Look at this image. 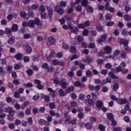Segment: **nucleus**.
I'll list each match as a JSON object with an SVG mask.
<instances>
[{
	"mask_svg": "<svg viewBox=\"0 0 131 131\" xmlns=\"http://www.w3.org/2000/svg\"><path fill=\"white\" fill-rule=\"evenodd\" d=\"M48 91H50V93L53 97H55L56 96L57 94L56 91L53 90L52 89L50 88H48Z\"/></svg>",
	"mask_w": 131,
	"mask_h": 131,
	"instance_id": "obj_16",
	"label": "nucleus"
},
{
	"mask_svg": "<svg viewBox=\"0 0 131 131\" xmlns=\"http://www.w3.org/2000/svg\"><path fill=\"white\" fill-rule=\"evenodd\" d=\"M47 8L48 12V17L50 18H51L52 17L53 14L52 9L49 6H47Z\"/></svg>",
	"mask_w": 131,
	"mask_h": 131,
	"instance_id": "obj_11",
	"label": "nucleus"
},
{
	"mask_svg": "<svg viewBox=\"0 0 131 131\" xmlns=\"http://www.w3.org/2000/svg\"><path fill=\"white\" fill-rule=\"evenodd\" d=\"M78 116V117L80 119L83 118L84 117V114L81 113H79Z\"/></svg>",
	"mask_w": 131,
	"mask_h": 131,
	"instance_id": "obj_59",
	"label": "nucleus"
},
{
	"mask_svg": "<svg viewBox=\"0 0 131 131\" xmlns=\"http://www.w3.org/2000/svg\"><path fill=\"white\" fill-rule=\"evenodd\" d=\"M23 59L25 62H28L29 61L30 58L27 56H26L24 57Z\"/></svg>",
	"mask_w": 131,
	"mask_h": 131,
	"instance_id": "obj_47",
	"label": "nucleus"
},
{
	"mask_svg": "<svg viewBox=\"0 0 131 131\" xmlns=\"http://www.w3.org/2000/svg\"><path fill=\"white\" fill-rule=\"evenodd\" d=\"M76 10L78 12H81L82 10V7L80 5H78L76 8Z\"/></svg>",
	"mask_w": 131,
	"mask_h": 131,
	"instance_id": "obj_51",
	"label": "nucleus"
},
{
	"mask_svg": "<svg viewBox=\"0 0 131 131\" xmlns=\"http://www.w3.org/2000/svg\"><path fill=\"white\" fill-rule=\"evenodd\" d=\"M75 87H78L80 88H83L85 86V85L83 83H81L79 81H77L74 83Z\"/></svg>",
	"mask_w": 131,
	"mask_h": 131,
	"instance_id": "obj_5",
	"label": "nucleus"
},
{
	"mask_svg": "<svg viewBox=\"0 0 131 131\" xmlns=\"http://www.w3.org/2000/svg\"><path fill=\"white\" fill-rule=\"evenodd\" d=\"M15 40L14 37H12L9 39L8 42L10 44L12 45L15 42Z\"/></svg>",
	"mask_w": 131,
	"mask_h": 131,
	"instance_id": "obj_27",
	"label": "nucleus"
},
{
	"mask_svg": "<svg viewBox=\"0 0 131 131\" xmlns=\"http://www.w3.org/2000/svg\"><path fill=\"white\" fill-rule=\"evenodd\" d=\"M48 41L47 43L48 46H50L52 44L55 43L56 40L54 38L52 37H50L48 38Z\"/></svg>",
	"mask_w": 131,
	"mask_h": 131,
	"instance_id": "obj_9",
	"label": "nucleus"
},
{
	"mask_svg": "<svg viewBox=\"0 0 131 131\" xmlns=\"http://www.w3.org/2000/svg\"><path fill=\"white\" fill-rule=\"evenodd\" d=\"M18 26L16 24H13L11 27V30L12 31L15 32L17 30Z\"/></svg>",
	"mask_w": 131,
	"mask_h": 131,
	"instance_id": "obj_20",
	"label": "nucleus"
},
{
	"mask_svg": "<svg viewBox=\"0 0 131 131\" xmlns=\"http://www.w3.org/2000/svg\"><path fill=\"white\" fill-rule=\"evenodd\" d=\"M117 103L120 104L122 105L125 104L126 103L127 101L125 99H119L117 101Z\"/></svg>",
	"mask_w": 131,
	"mask_h": 131,
	"instance_id": "obj_13",
	"label": "nucleus"
},
{
	"mask_svg": "<svg viewBox=\"0 0 131 131\" xmlns=\"http://www.w3.org/2000/svg\"><path fill=\"white\" fill-rule=\"evenodd\" d=\"M21 125L22 126L24 127H26L27 124V121L23 120L21 122Z\"/></svg>",
	"mask_w": 131,
	"mask_h": 131,
	"instance_id": "obj_62",
	"label": "nucleus"
},
{
	"mask_svg": "<svg viewBox=\"0 0 131 131\" xmlns=\"http://www.w3.org/2000/svg\"><path fill=\"white\" fill-rule=\"evenodd\" d=\"M35 24V21L34 20H30L29 21L28 25L29 27L33 28L34 27Z\"/></svg>",
	"mask_w": 131,
	"mask_h": 131,
	"instance_id": "obj_21",
	"label": "nucleus"
},
{
	"mask_svg": "<svg viewBox=\"0 0 131 131\" xmlns=\"http://www.w3.org/2000/svg\"><path fill=\"white\" fill-rule=\"evenodd\" d=\"M124 18L125 20L128 21H129L131 19V17L128 15H125L124 16Z\"/></svg>",
	"mask_w": 131,
	"mask_h": 131,
	"instance_id": "obj_37",
	"label": "nucleus"
},
{
	"mask_svg": "<svg viewBox=\"0 0 131 131\" xmlns=\"http://www.w3.org/2000/svg\"><path fill=\"white\" fill-rule=\"evenodd\" d=\"M15 57L17 60H20L23 57V55L19 53L16 55Z\"/></svg>",
	"mask_w": 131,
	"mask_h": 131,
	"instance_id": "obj_18",
	"label": "nucleus"
},
{
	"mask_svg": "<svg viewBox=\"0 0 131 131\" xmlns=\"http://www.w3.org/2000/svg\"><path fill=\"white\" fill-rule=\"evenodd\" d=\"M25 50L27 53L30 54L32 52V48L29 45H27L25 46Z\"/></svg>",
	"mask_w": 131,
	"mask_h": 131,
	"instance_id": "obj_12",
	"label": "nucleus"
},
{
	"mask_svg": "<svg viewBox=\"0 0 131 131\" xmlns=\"http://www.w3.org/2000/svg\"><path fill=\"white\" fill-rule=\"evenodd\" d=\"M14 17L15 18H16L17 16H14L12 14H10L8 15L7 17V18L8 20L10 21L12 20L13 18Z\"/></svg>",
	"mask_w": 131,
	"mask_h": 131,
	"instance_id": "obj_33",
	"label": "nucleus"
},
{
	"mask_svg": "<svg viewBox=\"0 0 131 131\" xmlns=\"http://www.w3.org/2000/svg\"><path fill=\"white\" fill-rule=\"evenodd\" d=\"M70 51L72 53H75L76 52L75 48L73 46H72L70 49Z\"/></svg>",
	"mask_w": 131,
	"mask_h": 131,
	"instance_id": "obj_43",
	"label": "nucleus"
},
{
	"mask_svg": "<svg viewBox=\"0 0 131 131\" xmlns=\"http://www.w3.org/2000/svg\"><path fill=\"white\" fill-rule=\"evenodd\" d=\"M4 110L6 112H8L9 114L13 116L14 115L15 111L13 110L12 107H8L7 108H5Z\"/></svg>",
	"mask_w": 131,
	"mask_h": 131,
	"instance_id": "obj_2",
	"label": "nucleus"
},
{
	"mask_svg": "<svg viewBox=\"0 0 131 131\" xmlns=\"http://www.w3.org/2000/svg\"><path fill=\"white\" fill-rule=\"evenodd\" d=\"M76 121L77 119H74L69 122V123L70 124H71L72 125H74L76 124Z\"/></svg>",
	"mask_w": 131,
	"mask_h": 131,
	"instance_id": "obj_61",
	"label": "nucleus"
},
{
	"mask_svg": "<svg viewBox=\"0 0 131 131\" xmlns=\"http://www.w3.org/2000/svg\"><path fill=\"white\" fill-rule=\"evenodd\" d=\"M49 107L51 109H53L56 108V106L54 103H49Z\"/></svg>",
	"mask_w": 131,
	"mask_h": 131,
	"instance_id": "obj_39",
	"label": "nucleus"
},
{
	"mask_svg": "<svg viewBox=\"0 0 131 131\" xmlns=\"http://www.w3.org/2000/svg\"><path fill=\"white\" fill-rule=\"evenodd\" d=\"M77 40L79 42H81L83 40V37L81 35H79L77 37Z\"/></svg>",
	"mask_w": 131,
	"mask_h": 131,
	"instance_id": "obj_55",
	"label": "nucleus"
},
{
	"mask_svg": "<svg viewBox=\"0 0 131 131\" xmlns=\"http://www.w3.org/2000/svg\"><path fill=\"white\" fill-rule=\"evenodd\" d=\"M85 127L86 129L90 130L92 128L93 125L90 123H86L85 125Z\"/></svg>",
	"mask_w": 131,
	"mask_h": 131,
	"instance_id": "obj_22",
	"label": "nucleus"
},
{
	"mask_svg": "<svg viewBox=\"0 0 131 131\" xmlns=\"http://www.w3.org/2000/svg\"><path fill=\"white\" fill-rule=\"evenodd\" d=\"M60 84L61 85L62 88L63 89H65L67 85V84L66 82H62V81L60 82Z\"/></svg>",
	"mask_w": 131,
	"mask_h": 131,
	"instance_id": "obj_34",
	"label": "nucleus"
},
{
	"mask_svg": "<svg viewBox=\"0 0 131 131\" xmlns=\"http://www.w3.org/2000/svg\"><path fill=\"white\" fill-rule=\"evenodd\" d=\"M86 9L88 12H90L91 13H93L94 11L93 7L88 5L86 6Z\"/></svg>",
	"mask_w": 131,
	"mask_h": 131,
	"instance_id": "obj_23",
	"label": "nucleus"
},
{
	"mask_svg": "<svg viewBox=\"0 0 131 131\" xmlns=\"http://www.w3.org/2000/svg\"><path fill=\"white\" fill-rule=\"evenodd\" d=\"M24 86L26 87L31 88L33 86L32 83L30 82H28L27 83L24 84Z\"/></svg>",
	"mask_w": 131,
	"mask_h": 131,
	"instance_id": "obj_32",
	"label": "nucleus"
},
{
	"mask_svg": "<svg viewBox=\"0 0 131 131\" xmlns=\"http://www.w3.org/2000/svg\"><path fill=\"white\" fill-rule=\"evenodd\" d=\"M88 0H83L82 1V2L81 5L83 6L86 7L88 4Z\"/></svg>",
	"mask_w": 131,
	"mask_h": 131,
	"instance_id": "obj_38",
	"label": "nucleus"
},
{
	"mask_svg": "<svg viewBox=\"0 0 131 131\" xmlns=\"http://www.w3.org/2000/svg\"><path fill=\"white\" fill-rule=\"evenodd\" d=\"M98 128L101 130L104 131L105 130V127L103 125L100 124L98 126Z\"/></svg>",
	"mask_w": 131,
	"mask_h": 131,
	"instance_id": "obj_42",
	"label": "nucleus"
},
{
	"mask_svg": "<svg viewBox=\"0 0 131 131\" xmlns=\"http://www.w3.org/2000/svg\"><path fill=\"white\" fill-rule=\"evenodd\" d=\"M113 131H122L121 128L120 127H114L113 128Z\"/></svg>",
	"mask_w": 131,
	"mask_h": 131,
	"instance_id": "obj_64",
	"label": "nucleus"
},
{
	"mask_svg": "<svg viewBox=\"0 0 131 131\" xmlns=\"http://www.w3.org/2000/svg\"><path fill=\"white\" fill-rule=\"evenodd\" d=\"M35 24L37 25H38L39 24L40 21L39 18H35Z\"/></svg>",
	"mask_w": 131,
	"mask_h": 131,
	"instance_id": "obj_54",
	"label": "nucleus"
},
{
	"mask_svg": "<svg viewBox=\"0 0 131 131\" xmlns=\"http://www.w3.org/2000/svg\"><path fill=\"white\" fill-rule=\"evenodd\" d=\"M112 50V48L110 46H106L104 48V53L106 54H110L111 53Z\"/></svg>",
	"mask_w": 131,
	"mask_h": 131,
	"instance_id": "obj_6",
	"label": "nucleus"
},
{
	"mask_svg": "<svg viewBox=\"0 0 131 131\" xmlns=\"http://www.w3.org/2000/svg\"><path fill=\"white\" fill-rule=\"evenodd\" d=\"M29 104V102L28 101H25L23 103V106L21 107V108L23 109H24L25 107L28 106Z\"/></svg>",
	"mask_w": 131,
	"mask_h": 131,
	"instance_id": "obj_44",
	"label": "nucleus"
},
{
	"mask_svg": "<svg viewBox=\"0 0 131 131\" xmlns=\"http://www.w3.org/2000/svg\"><path fill=\"white\" fill-rule=\"evenodd\" d=\"M100 73L104 75H105L107 73V71L106 69H102L101 70Z\"/></svg>",
	"mask_w": 131,
	"mask_h": 131,
	"instance_id": "obj_58",
	"label": "nucleus"
},
{
	"mask_svg": "<svg viewBox=\"0 0 131 131\" xmlns=\"http://www.w3.org/2000/svg\"><path fill=\"white\" fill-rule=\"evenodd\" d=\"M112 66L110 63H107L105 64V67L106 68L108 69H109L112 68Z\"/></svg>",
	"mask_w": 131,
	"mask_h": 131,
	"instance_id": "obj_46",
	"label": "nucleus"
},
{
	"mask_svg": "<svg viewBox=\"0 0 131 131\" xmlns=\"http://www.w3.org/2000/svg\"><path fill=\"white\" fill-rule=\"evenodd\" d=\"M26 72L29 76L31 75L33 73V72L32 70L30 69L27 70Z\"/></svg>",
	"mask_w": 131,
	"mask_h": 131,
	"instance_id": "obj_45",
	"label": "nucleus"
},
{
	"mask_svg": "<svg viewBox=\"0 0 131 131\" xmlns=\"http://www.w3.org/2000/svg\"><path fill=\"white\" fill-rule=\"evenodd\" d=\"M49 113L52 116L56 115L57 117H59L60 116V114L59 113H56L53 110L50 111Z\"/></svg>",
	"mask_w": 131,
	"mask_h": 131,
	"instance_id": "obj_17",
	"label": "nucleus"
},
{
	"mask_svg": "<svg viewBox=\"0 0 131 131\" xmlns=\"http://www.w3.org/2000/svg\"><path fill=\"white\" fill-rule=\"evenodd\" d=\"M7 21L5 19H3L1 21V23L2 25H6L7 23Z\"/></svg>",
	"mask_w": 131,
	"mask_h": 131,
	"instance_id": "obj_52",
	"label": "nucleus"
},
{
	"mask_svg": "<svg viewBox=\"0 0 131 131\" xmlns=\"http://www.w3.org/2000/svg\"><path fill=\"white\" fill-rule=\"evenodd\" d=\"M107 116L108 118L110 119V121H112L114 119V115L111 113H108L107 115Z\"/></svg>",
	"mask_w": 131,
	"mask_h": 131,
	"instance_id": "obj_35",
	"label": "nucleus"
},
{
	"mask_svg": "<svg viewBox=\"0 0 131 131\" xmlns=\"http://www.w3.org/2000/svg\"><path fill=\"white\" fill-rule=\"evenodd\" d=\"M74 90V88L73 86L71 85L69 88H67L66 89V91L68 93H70L73 92Z\"/></svg>",
	"mask_w": 131,
	"mask_h": 131,
	"instance_id": "obj_14",
	"label": "nucleus"
},
{
	"mask_svg": "<svg viewBox=\"0 0 131 131\" xmlns=\"http://www.w3.org/2000/svg\"><path fill=\"white\" fill-rule=\"evenodd\" d=\"M85 102L86 104L89 106H92L94 104L93 100L91 99L85 100Z\"/></svg>",
	"mask_w": 131,
	"mask_h": 131,
	"instance_id": "obj_10",
	"label": "nucleus"
},
{
	"mask_svg": "<svg viewBox=\"0 0 131 131\" xmlns=\"http://www.w3.org/2000/svg\"><path fill=\"white\" fill-rule=\"evenodd\" d=\"M11 29L9 28H6L5 30V33L7 35H8V36H11L12 35Z\"/></svg>",
	"mask_w": 131,
	"mask_h": 131,
	"instance_id": "obj_15",
	"label": "nucleus"
},
{
	"mask_svg": "<svg viewBox=\"0 0 131 131\" xmlns=\"http://www.w3.org/2000/svg\"><path fill=\"white\" fill-rule=\"evenodd\" d=\"M73 18L72 15H69L66 16L64 17V18L67 21H71Z\"/></svg>",
	"mask_w": 131,
	"mask_h": 131,
	"instance_id": "obj_30",
	"label": "nucleus"
},
{
	"mask_svg": "<svg viewBox=\"0 0 131 131\" xmlns=\"http://www.w3.org/2000/svg\"><path fill=\"white\" fill-rule=\"evenodd\" d=\"M109 74L113 79H118L119 78V77H117L113 72H109Z\"/></svg>",
	"mask_w": 131,
	"mask_h": 131,
	"instance_id": "obj_28",
	"label": "nucleus"
},
{
	"mask_svg": "<svg viewBox=\"0 0 131 131\" xmlns=\"http://www.w3.org/2000/svg\"><path fill=\"white\" fill-rule=\"evenodd\" d=\"M28 124L30 125H31L32 124L33 121L32 117H30L28 118Z\"/></svg>",
	"mask_w": 131,
	"mask_h": 131,
	"instance_id": "obj_50",
	"label": "nucleus"
},
{
	"mask_svg": "<svg viewBox=\"0 0 131 131\" xmlns=\"http://www.w3.org/2000/svg\"><path fill=\"white\" fill-rule=\"evenodd\" d=\"M110 12L112 13H114L115 12V9L112 7H111L109 8L108 9Z\"/></svg>",
	"mask_w": 131,
	"mask_h": 131,
	"instance_id": "obj_56",
	"label": "nucleus"
},
{
	"mask_svg": "<svg viewBox=\"0 0 131 131\" xmlns=\"http://www.w3.org/2000/svg\"><path fill=\"white\" fill-rule=\"evenodd\" d=\"M91 95H92V97L94 100H96L97 99V96L94 93L92 92L91 93Z\"/></svg>",
	"mask_w": 131,
	"mask_h": 131,
	"instance_id": "obj_49",
	"label": "nucleus"
},
{
	"mask_svg": "<svg viewBox=\"0 0 131 131\" xmlns=\"http://www.w3.org/2000/svg\"><path fill=\"white\" fill-rule=\"evenodd\" d=\"M69 113V112L67 111L65 112L64 116L66 118H70V115Z\"/></svg>",
	"mask_w": 131,
	"mask_h": 131,
	"instance_id": "obj_57",
	"label": "nucleus"
},
{
	"mask_svg": "<svg viewBox=\"0 0 131 131\" xmlns=\"http://www.w3.org/2000/svg\"><path fill=\"white\" fill-rule=\"evenodd\" d=\"M105 18L106 20H111L112 18V17L111 15H110L108 13L106 14L105 16Z\"/></svg>",
	"mask_w": 131,
	"mask_h": 131,
	"instance_id": "obj_36",
	"label": "nucleus"
},
{
	"mask_svg": "<svg viewBox=\"0 0 131 131\" xmlns=\"http://www.w3.org/2000/svg\"><path fill=\"white\" fill-rule=\"evenodd\" d=\"M13 83L15 85H18L20 83L19 81L17 79H14L13 81Z\"/></svg>",
	"mask_w": 131,
	"mask_h": 131,
	"instance_id": "obj_60",
	"label": "nucleus"
},
{
	"mask_svg": "<svg viewBox=\"0 0 131 131\" xmlns=\"http://www.w3.org/2000/svg\"><path fill=\"white\" fill-rule=\"evenodd\" d=\"M52 64L55 65L63 66L64 65V62L62 61H59L56 59H54L52 61Z\"/></svg>",
	"mask_w": 131,
	"mask_h": 131,
	"instance_id": "obj_4",
	"label": "nucleus"
},
{
	"mask_svg": "<svg viewBox=\"0 0 131 131\" xmlns=\"http://www.w3.org/2000/svg\"><path fill=\"white\" fill-rule=\"evenodd\" d=\"M89 31V30L86 29L84 30L83 32V35L84 36H88V35Z\"/></svg>",
	"mask_w": 131,
	"mask_h": 131,
	"instance_id": "obj_41",
	"label": "nucleus"
},
{
	"mask_svg": "<svg viewBox=\"0 0 131 131\" xmlns=\"http://www.w3.org/2000/svg\"><path fill=\"white\" fill-rule=\"evenodd\" d=\"M39 98V96L38 95H35L33 97L32 99L35 101H36L38 100Z\"/></svg>",
	"mask_w": 131,
	"mask_h": 131,
	"instance_id": "obj_63",
	"label": "nucleus"
},
{
	"mask_svg": "<svg viewBox=\"0 0 131 131\" xmlns=\"http://www.w3.org/2000/svg\"><path fill=\"white\" fill-rule=\"evenodd\" d=\"M58 94L61 97H62L66 95L64 90L62 89H61L59 91Z\"/></svg>",
	"mask_w": 131,
	"mask_h": 131,
	"instance_id": "obj_26",
	"label": "nucleus"
},
{
	"mask_svg": "<svg viewBox=\"0 0 131 131\" xmlns=\"http://www.w3.org/2000/svg\"><path fill=\"white\" fill-rule=\"evenodd\" d=\"M96 61L97 63L100 65H103L104 63V60L102 59L99 58Z\"/></svg>",
	"mask_w": 131,
	"mask_h": 131,
	"instance_id": "obj_29",
	"label": "nucleus"
},
{
	"mask_svg": "<svg viewBox=\"0 0 131 131\" xmlns=\"http://www.w3.org/2000/svg\"><path fill=\"white\" fill-rule=\"evenodd\" d=\"M95 105L98 109H100L103 106V102L100 100H97L96 102Z\"/></svg>",
	"mask_w": 131,
	"mask_h": 131,
	"instance_id": "obj_8",
	"label": "nucleus"
},
{
	"mask_svg": "<svg viewBox=\"0 0 131 131\" xmlns=\"http://www.w3.org/2000/svg\"><path fill=\"white\" fill-rule=\"evenodd\" d=\"M46 123V121L43 119H40L38 121V123L41 125H45Z\"/></svg>",
	"mask_w": 131,
	"mask_h": 131,
	"instance_id": "obj_24",
	"label": "nucleus"
},
{
	"mask_svg": "<svg viewBox=\"0 0 131 131\" xmlns=\"http://www.w3.org/2000/svg\"><path fill=\"white\" fill-rule=\"evenodd\" d=\"M55 11L60 15H62L64 12V9L59 5H57L56 6Z\"/></svg>",
	"mask_w": 131,
	"mask_h": 131,
	"instance_id": "obj_1",
	"label": "nucleus"
},
{
	"mask_svg": "<svg viewBox=\"0 0 131 131\" xmlns=\"http://www.w3.org/2000/svg\"><path fill=\"white\" fill-rule=\"evenodd\" d=\"M97 30L99 31H104V30L103 29V26H101L100 25H99L96 27Z\"/></svg>",
	"mask_w": 131,
	"mask_h": 131,
	"instance_id": "obj_40",
	"label": "nucleus"
},
{
	"mask_svg": "<svg viewBox=\"0 0 131 131\" xmlns=\"http://www.w3.org/2000/svg\"><path fill=\"white\" fill-rule=\"evenodd\" d=\"M69 29L72 31L74 33L77 34L78 31V28L76 27L71 25L70 24L69 25Z\"/></svg>",
	"mask_w": 131,
	"mask_h": 131,
	"instance_id": "obj_7",
	"label": "nucleus"
},
{
	"mask_svg": "<svg viewBox=\"0 0 131 131\" xmlns=\"http://www.w3.org/2000/svg\"><path fill=\"white\" fill-rule=\"evenodd\" d=\"M96 119L95 117L93 116L91 117L90 121L92 123H94L96 121Z\"/></svg>",
	"mask_w": 131,
	"mask_h": 131,
	"instance_id": "obj_53",
	"label": "nucleus"
},
{
	"mask_svg": "<svg viewBox=\"0 0 131 131\" xmlns=\"http://www.w3.org/2000/svg\"><path fill=\"white\" fill-rule=\"evenodd\" d=\"M38 10L41 13L45 12L46 10V9L44 6L42 5L39 7Z\"/></svg>",
	"mask_w": 131,
	"mask_h": 131,
	"instance_id": "obj_19",
	"label": "nucleus"
},
{
	"mask_svg": "<svg viewBox=\"0 0 131 131\" xmlns=\"http://www.w3.org/2000/svg\"><path fill=\"white\" fill-rule=\"evenodd\" d=\"M41 95H42V98H43L46 102H48L49 101L50 98L49 95H47L43 96L44 94H42Z\"/></svg>",
	"mask_w": 131,
	"mask_h": 131,
	"instance_id": "obj_25",
	"label": "nucleus"
},
{
	"mask_svg": "<svg viewBox=\"0 0 131 131\" xmlns=\"http://www.w3.org/2000/svg\"><path fill=\"white\" fill-rule=\"evenodd\" d=\"M107 37V34H104V35L101 36L100 38L97 40V42L100 43H101L102 42H105L106 41V38Z\"/></svg>",
	"mask_w": 131,
	"mask_h": 131,
	"instance_id": "obj_3",
	"label": "nucleus"
},
{
	"mask_svg": "<svg viewBox=\"0 0 131 131\" xmlns=\"http://www.w3.org/2000/svg\"><path fill=\"white\" fill-rule=\"evenodd\" d=\"M31 8L33 10H37L39 8V5L34 4L32 5L31 6Z\"/></svg>",
	"mask_w": 131,
	"mask_h": 131,
	"instance_id": "obj_31",
	"label": "nucleus"
},
{
	"mask_svg": "<svg viewBox=\"0 0 131 131\" xmlns=\"http://www.w3.org/2000/svg\"><path fill=\"white\" fill-rule=\"evenodd\" d=\"M121 57L124 59L126 58L127 57L126 53L124 52H122L121 54Z\"/></svg>",
	"mask_w": 131,
	"mask_h": 131,
	"instance_id": "obj_48",
	"label": "nucleus"
}]
</instances>
